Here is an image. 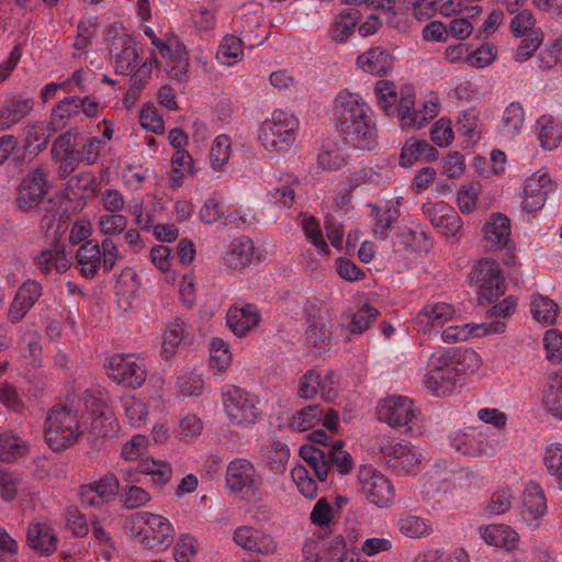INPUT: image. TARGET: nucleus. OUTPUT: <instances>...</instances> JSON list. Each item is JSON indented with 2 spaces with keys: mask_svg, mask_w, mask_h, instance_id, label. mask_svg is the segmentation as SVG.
<instances>
[{
  "mask_svg": "<svg viewBox=\"0 0 562 562\" xmlns=\"http://www.w3.org/2000/svg\"><path fill=\"white\" fill-rule=\"evenodd\" d=\"M335 131L344 143L362 150L378 145V128L370 106L362 98L348 90L338 92L334 100Z\"/></svg>",
  "mask_w": 562,
  "mask_h": 562,
  "instance_id": "f257e3e1",
  "label": "nucleus"
},
{
  "mask_svg": "<svg viewBox=\"0 0 562 562\" xmlns=\"http://www.w3.org/2000/svg\"><path fill=\"white\" fill-rule=\"evenodd\" d=\"M463 371V363L451 349L437 350L428 358L425 385L437 396H443L454 389Z\"/></svg>",
  "mask_w": 562,
  "mask_h": 562,
  "instance_id": "f03ea898",
  "label": "nucleus"
},
{
  "mask_svg": "<svg viewBox=\"0 0 562 562\" xmlns=\"http://www.w3.org/2000/svg\"><path fill=\"white\" fill-rule=\"evenodd\" d=\"M80 423L71 408L55 405L50 408L44 428V437L49 448L55 452L72 447L81 436Z\"/></svg>",
  "mask_w": 562,
  "mask_h": 562,
  "instance_id": "7ed1b4c3",
  "label": "nucleus"
},
{
  "mask_svg": "<svg viewBox=\"0 0 562 562\" xmlns=\"http://www.w3.org/2000/svg\"><path fill=\"white\" fill-rule=\"evenodd\" d=\"M224 412L233 425L249 428L260 415L258 398L236 385H224L221 392Z\"/></svg>",
  "mask_w": 562,
  "mask_h": 562,
  "instance_id": "20e7f679",
  "label": "nucleus"
},
{
  "mask_svg": "<svg viewBox=\"0 0 562 562\" xmlns=\"http://www.w3.org/2000/svg\"><path fill=\"white\" fill-rule=\"evenodd\" d=\"M296 119L283 111H276L272 119L262 123L258 139L268 151L288 150L295 139Z\"/></svg>",
  "mask_w": 562,
  "mask_h": 562,
  "instance_id": "39448f33",
  "label": "nucleus"
},
{
  "mask_svg": "<svg viewBox=\"0 0 562 562\" xmlns=\"http://www.w3.org/2000/svg\"><path fill=\"white\" fill-rule=\"evenodd\" d=\"M470 284L477 290V299L482 304L495 303L506 292V280L496 261L480 260L470 274Z\"/></svg>",
  "mask_w": 562,
  "mask_h": 562,
  "instance_id": "423d86ee",
  "label": "nucleus"
},
{
  "mask_svg": "<svg viewBox=\"0 0 562 562\" xmlns=\"http://www.w3.org/2000/svg\"><path fill=\"white\" fill-rule=\"evenodd\" d=\"M100 111V102L92 95H70L60 100L53 109L50 125L54 131H60L72 123L82 122V115L92 119Z\"/></svg>",
  "mask_w": 562,
  "mask_h": 562,
  "instance_id": "0eeeda50",
  "label": "nucleus"
},
{
  "mask_svg": "<svg viewBox=\"0 0 562 562\" xmlns=\"http://www.w3.org/2000/svg\"><path fill=\"white\" fill-rule=\"evenodd\" d=\"M49 172L45 167H37L30 171L19 186L16 204L23 213H37L45 196L52 189L48 180Z\"/></svg>",
  "mask_w": 562,
  "mask_h": 562,
  "instance_id": "6e6552de",
  "label": "nucleus"
},
{
  "mask_svg": "<svg viewBox=\"0 0 562 562\" xmlns=\"http://www.w3.org/2000/svg\"><path fill=\"white\" fill-rule=\"evenodd\" d=\"M357 487L369 503L378 507L390 506L395 496L391 481L371 465L360 468Z\"/></svg>",
  "mask_w": 562,
  "mask_h": 562,
  "instance_id": "1a4fd4ad",
  "label": "nucleus"
},
{
  "mask_svg": "<svg viewBox=\"0 0 562 562\" xmlns=\"http://www.w3.org/2000/svg\"><path fill=\"white\" fill-rule=\"evenodd\" d=\"M109 378L115 383L136 390L144 385L147 369L135 355H113L109 358Z\"/></svg>",
  "mask_w": 562,
  "mask_h": 562,
  "instance_id": "9d476101",
  "label": "nucleus"
},
{
  "mask_svg": "<svg viewBox=\"0 0 562 562\" xmlns=\"http://www.w3.org/2000/svg\"><path fill=\"white\" fill-rule=\"evenodd\" d=\"M378 418L393 428H404V432L412 431L416 419L414 403L404 396H391L378 407Z\"/></svg>",
  "mask_w": 562,
  "mask_h": 562,
  "instance_id": "9b49d317",
  "label": "nucleus"
},
{
  "mask_svg": "<svg viewBox=\"0 0 562 562\" xmlns=\"http://www.w3.org/2000/svg\"><path fill=\"white\" fill-rule=\"evenodd\" d=\"M491 435L493 434L488 427L469 428L456 435L453 447L469 457L493 456L496 451V440L491 438Z\"/></svg>",
  "mask_w": 562,
  "mask_h": 562,
  "instance_id": "f8f14e48",
  "label": "nucleus"
},
{
  "mask_svg": "<svg viewBox=\"0 0 562 562\" xmlns=\"http://www.w3.org/2000/svg\"><path fill=\"white\" fill-rule=\"evenodd\" d=\"M555 188L547 172H537L527 178L522 189L521 209L532 213L543 207L548 194Z\"/></svg>",
  "mask_w": 562,
  "mask_h": 562,
  "instance_id": "ddd939ff",
  "label": "nucleus"
},
{
  "mask_svg": "<svg viewBox=\"0 0 562 562\" xmlns=\"http://www.w3.org/2000/svg\"><path fill=\"white\" fill-rule=\"evenodd\" d=\"M139 517L145 520L147 526V529H142L135 536L140 543L148 548L170 544L173 537V528L167 518L150 513H142Z\"/></svg>",
  "mask_w": 562,
  "mask_h": 562,
  "instance_id": "4468645a",
  "label": "nucleus"
},
{
  "mask_svg": "<svg viewBox=\"0 0 562 562\" xmlns=\"http://www.w3.org/2000/svg\"><path fill=\"white\" fill-rule=\"evenodd\" d=\"M43 295V286L40 282L27 279L16 290L8 311V319L11 324L20 323L35 303Z\"/></svg>",
  "mask_w": 562,
  "mask_h": 562,
  "instance_id": "2eb2a0df",
  "label": "nucleus"
},
{
  "mask_svg": "<svg viewBox=\"0 0 562 562\" xmlns=\"http://www.w3.org/2000/svg\"><path fill=\"white\" fill-rule=\"evenodd\" d=\"M226 482L232 491L244 492L258 490L262 479L248 460L235 459L227 467Z\"/></svg>",
  "mask_w": 562,
  "mask_h": 562,
  "instance_id": "dca6fc26",
  "label": "nucleus"
},
{
  "mask_svg": "<svg viewBox=\"0 0 562 562\" xmlns=\"http://www.w3.org/2000/svg\"><path fill=\"white\" fill-rule=\"evenodd\" d=\"M233 539L240 548L260 554H272L277 550V542L269 533L250 526L238 527Z\"/></svg>",
  "mask_w": 562,
  "mask_h": 562,
  "instance_id": "f3484780",
  "label": "nucleus"
},
{
  "mask_svg": "<svg viewBox=\"0 0 562 562\" xmlns=\"http://www.w3.org/2000/svg\"><path fill=\"white\" fill-rule=\"evenodd\" d=\"M484 239L493 248L505 249L507 254L514 252V243L510 239V221L502 213H493L483 226Z\"/></svg>",
  "mask_w": 562,
  "mask_h": 562,
  "instance_id": "a211bd4d",
  "label": "nucleus"
},
{
  "mask_svg": "<svg viewBox=\"0 0 562 562\" xmlns=\"http://www.w3.org/2000/svg\"><path fill=\"white\" fill-rule=\"evenodd\" d=\"M115 55V72L128 75L136 68L139 61V52L134 38L127 33H122L111 43V53L119 50Z\"/></svg>",
  "mask_w": 562,
  "mask_h": 562,
  "instance_id": "6ab92c4d",
  "label": "nucleus"
},
{
  "mask_svg": "<svg viewBox=\"0 0 562 562\" xmlns=\"http://www.w3.org/2000/svg\"><path fill=\"white\" fill-rule=\"evenodd\" d=\"M261 316L255 304H235L229 307L226 322L228 328L237 336H245L250 329L258 325Z\"/></svg>",
  "mask_w": 562,
  "mask_h": 562,
  "instance_id": "aec40b11",
  "label": "nucleus"
},
{
  "mask_svg": "<svg viewBox=\"0 0 562 562\" xmlns=\"http://www.w3.org/2000/svg\"><path fill=\"white\" fill-rule=\"evenodd\" d=\"M456 313L454 307L445 302L427 304L416 316L418 330L430 333L431 329L441 328Z\"/></svg>",
  "mask_w": 562,
  "mask_h": 562,
  "instance_id": "412c9836",
  "label": "nucleus"
},
{
  "mask_svg": "<svg viewBox=\"0 0 562 562\" xmlns=\"http://www.w3.org/2000/svg\"><path fill=\"white\" fill-rule=\"evenodd\" d=\"M26 540L33 550L44 555H49L57 549V535L47 522H31L27 527Z\"/></svg>",
  "mask_w": 562,
  "mask_h": 562,
  "instance_id": "4be33fe9",
  "label": "nucleus"
},
{
  "mask_svg": "<svg viewBox=\"0 0 562 562\" xmlns=\"http://www.w3.org/2000/svg\"><path fill=\"white\" fill-rule=\"evenodd\" d=\"M505 324L503 322H493L488 325L477 324L463 326H449L442 334L441 338L447 344H456L459 341H465L470 336L482 337L490 333H503L505 330Z\"/></svg>",
  "mask_w": 562,
  "mask_h": 562,
  "instance_id": "5701e85b",
  "label": "nucleus"
},
{
  "mask_svg": "<svg viewBox=\"0 0 562 562\" xmlns=\"http://www.w3.org/2000/svg\"><path fill=\"white\" fill-rule=\"evenodd\" d=\"M76 260L81 276L89 280L94 279L100 268L103 269V257L99 243L95 239H90L80 245Z\"/></svg>",
  "mask_w": 562,
  "mask_h": 562,
  "instance_id": "b1692460",
  "label": "nucleus"
},
{
  "mask_svg": "<svg viewBox=\"0 0 562 562\" xmlns=\"http://www.w3.org/2000/svg\"><path fill=\"white\" fill-rule=\"evenodd\" d=\"M33 106V98L13 95L4 100L0 109V128L7 130L19 123L32 111Z\"/></svg>",
  "mask_w": 562,
  "mask_h": 562,
  "instance_id": "393cba45",
  "label": "nucleus"
},
{
  "mask_svg": "<svg viewBox=\"0 0 562 562\" xmlns=\"http://www.w3.org/2000/svg\"><path fill=\"white\" fill-rule=\"evenodd\" d=\"M357 65L374 76H385L393 68V57L387 49L375 46L357 58Z\"/></svg>",
  "mask_w": 562,
  "mask_h": 562,
  "instance_id": "a878e982",
  "label": "nucleus"
},
{
  "mask_svg": "<svg viewBox=\"0 0 562 562\" xmlns=\"http://www.w3.org/2000/svg\"><path fill=\"white\" fill-rule=\"evenodd\" d=\"M547 512V498L542 487L536 482H529L522 494L521 516L525 520H536Z\"/></svg>",
  "mask_w": 562,
  "mask_h": 562,
  "instance_id": "bb28decb",
  "label": "nucleus"
},
{
  "mask_svg": "<svg viewBox=\"0 0 562 562\" xmlns=\"http://www.w3.org/2000/svg\"><path fill=\"white\" fill-rule=\"evenodd\" d=\"M255 256L254 241L245 236L235 238L228 246L224 257L225 263L233 270H239L250 265Z\"/></svg>",
  "mask_w": 562,
  "mask_h": 562,
  "instance_id": "cd10ccee",
  "label": "nucleus"
},
{
  "mask_svg": "<svg viewBox=\"0 0 562 562\" xmlns=\"http://www.w3.org/2000/svg\"><path fill=\"white\" fill-rule=\"evenodd\" d=\"M415 94L411 86H405L401 89L400 103L395 108L394 113H397V117L402 122V126L420 127L423 126L426 117L419 115L415 109Z\"/></svg>",
  "mask_w": 562,
  "mask_h": 562,
  "instance_id": "c85d7f7f",
  "label": "nucleus"
},
{
  "mask_svg": "<svg viewBox=\"0 0 562 562\" xmlns=\"http://www.w3.org/2000/svg\"><path fill=\"white\" fill-rule=\"evenodd\" d=\"M481 537L487 544L507 550L514 549L519 540L518 533L503 524H493L481 528Z\"/></svg>",
  "mask_w": 562,
  "mask_h": 562,
  "instance_id": "c756f323",
  "label": "nucleus"
},
{
  "mask_svg": "<svg viewBox=\"0 0 562 562\" xmlns=\"http://www.w3.org/2000/svg\"><path fill=\"white\" fill-rule=\"evenodd\" d=\"M361 19V12L356 8L342 10L334 20L330 30V37L337 43H344L353 33L358 22Z\"/></svg>",
  "mask_w": 562,
  "mask_h": 562,
  "instance_id": "7c9ffc66",
  "label": "nucleus"
},
{
  "mask_svg": "<svg viewBox=\"0 0 562 562\" xmlns=\"http://www.w3.org/2000/svg\"><path fill=\"white\" fill-rule=\"evenodd\" d=\"M538 139L547 150L555 149L562 140V124L551 115H542L537 121Z\"/></svg>",
  "mask_w": 562,
  "mask_h": 562,
  "instance_id": "2f4dec72",
  "label": "nucleus"
},
{
  "mask_svg": "<svg viewBox=\"0 0 562 562\" xmlns=\"http://www.w3.org/2000/svg\"><path fill=\"white\" fill-rule=\"evenodd\" d=\"M543 405L554 417L562 420V375L550 374L543 391Z\"/></svg>",
  "mask_w": 562,
  "mask_h": 562,
  "instance_id": "473e14b6",
  "label": "nucleus"
},
{
  "mask_svg": "<svg viewBox=\"0 0 562 562\" xmlns=\"http://www.w3.org/2000/svg\"><path fill=\"white\" fill-rule=\"evenodd\" d=\"M29 452L26 441L10 431L0 435V460L5 463H13Z\"/></svg>",
  "mask_w": 562,
  "mask_h": 562,
  "instance_id": "72a5a7b5",
  "label": "nucleus"
},
{
  "mask_svg": "<svg viewBox=\"0 0 562 562\" xmlns=\"http://www.w3.org/2000/svg\"><path fill=\"white\" fill-rule=\"evenodd\" d=\"M371 217L375 222L373 226V235L385 241L390 237L393 225L400 217V211L396 207L380 209L372 206Z\"/></svg>",
  "mask_w": 562,
  "mask_h": 562,
  "instance_id": "f704fd0d",
  "label": "nucleus"
},
{
  "mask_svg": "<svg viewBox=\"0 0 562 562\" xmlns=\"http://www.w3.org/2000/svg\"><path fill=\"white\" fill-rule=\"evenodd\" d=\"M66 190L72 195L89 198L99 193L100 182L91 171H82L68 180Z\"/></svg>",
  "mask_w": 562,
  "mask_h": 562,
  "instance_id": "c9c22d12",
  "label": "nucleus"
},
{
  "mask_svg": "<svg viewBox=\"0 0 562 562\" xmlns=\"http://www.w3.org/2000/svg\"><path fill=\"white\" fill-rule=\"evenodd\" d=\"M260 458L271 470L280 471L290 458V449L282 441L271 440L261 448Z\"/></svg>",
  "mask_w": 562,
  "mask_h": 562,
  "instance_id": "e433bc0d",
  "label": "nucleus"
},
{
  "mask_svg": "<svg viewBox=\"0 0 562 562\" xmlns=\"http://www.w3.org/2000/svg\"><path fill=\"white\" fill-rule=\"evenodd\" d=\"M299 456L307 463L313 470L319 482H325L328 476V465L326 453L324 449L313 445H303L300 448Z\"/></svg>",
  "mask_w": 562,
  "mask_h": 562,
  "instance_id": "4c0bfd02",
  "label": "nucleus"
},
{
  "mask_svg": "<svg viewBox=\"0 0 562 562\" xmlns=\"http://www.w3.org/2000/svg\"><path fill=\"white\" fill-rule=\"evenodd\" d=\"M346 546L345 539L338 537L335 540L334 550L321 552L319 543L316 540H305L302 553L303 562H335V555H337Z\"/></svg>",
  "mask_w": 562,
  "mask_h": 562,
  "instance_id": "58836bf2",
  "label": "nucleus"
},
{
  "mask_svg": "<svg viewBox=\"0 0 562 562\" xmlns=\"http://www.w3.org/2000/svg\"><path fill=\"white\" fill-rule=\"evenodd\" d=\"M328 470L336 469L340 474L346 475L351 472L353 461L350 453L344 450V442L335 440L330 447L325 450Z\"/></svg>",
  "mask_w": 562,
  "mask_h": 562,
  "instance_id": "ea45409f",
  "label": "nucleus"
},
{
  "mask_svg": "<svg viewBox=\"0 0 562 562\" xmlns=\"http://www.w3.org/2000/svg\"><path fill=\"white\" fill-rule=\"evenodd\" d=\"M186 327L187 322L181 317H177L175 322L166 328L161 346V355L166 360L176 353Z\"/></svg>",
  "mask_w": 562,
  "mask_h": 562,
  "instance_id": "a19ab883",
  "label": "nucleus"
},
{
  "mask_svg": "<svg viewBox=\"0 0 562 562\" xmlns=\"http://www.w3.org/2000/svg\"><path fill=\"white\" fill-rule=\"evenodd\" d=\"M138 473L150 475L158 486L167 484L172 476L171 465L162 460L146 459L138 463Z\"/></svg>",
  "mask_w": 562,
  "mask_h": 562,
  "instance_id": "79ce46f5",
  "label": "nucleus"
},
{
  "mask_svg": "<svg viewBox=\"0 0 562 562\" xmlns=\"http://www.w3.org/2000/svg\"><path fill=\"white\" fill-rule=\"evenodd\" d=\"M324 409L318 404L308 405L299 411L291 418V427L297 431H305L322 422Z\"/></svg>",
  "mask_w": 562,
  "mask_h": 562,
  "instance_id": "37998d69",
  "label": "nucleus"
},
{
  "mask_svg": "<svg viewBox=\"0 0 562 562\" xmlns=\"http://www.w3.org/2000/svg\"><path fill=\"white\" fill-rule=\"evenodd\" d=\"M121 404L125 416L132 426L139 427L146 422L148 408L140 398L135 395H124L121 398Z\"/></svg>",
  "mask_w": 562,
  "mask_h": 562,
  "instance_id": "c03bdc74",
  "label": "nucleus"
},
{
  "mask_svg": "<svg viewBox=\"0 0 562 562\" xmlns=\"http://www.w3.org/2000/svg\"><path fill=\"white\" fill-rule=\"evenodd\" d=\"M525 121V111L519 102H512L503 112L502 123L503 132L506 135L515 136L519 134Z\"/></svg>",
  "mask_w": 562,
  "mask_h": 562,
  "instance_id": "a18cd8bd",
  "label": "nucleus"
},
{
  "mask_svg": "<svg viewBox=\"0 0 562 562\" xmlns=\"http://www.w3.org/2000/svg\"><path fill=\"white\" fill-rule=\"evenodd\" d=\"M211 167L214 171H222L231 157V138L226 134L216 136L212 144Z\"/></svg>",
  "mask_w": 562,
  "mask_h": 562,
  "instance_id": "49530a36",
  "label": "nucleus"
},
{
  "mask_svg": "<svg viewBox=\"0 0 562 562\" xmlns=\"http://www.w3.org/2000/svg\"><path fill=\"white\" fill-rule=\"evenodd\" d=\"M378 104L386 115L394 114V105L397 101L396 87L393 81L378 80L374 87Z\"/></svg>",
  "mask_w": 562,
  "mask_h": 562,
  "instance_id": "de8ad7c7",
  "label": "nucleus"
},
{
  "mask_svg": "<svg viewBox=\"0 0 562 562\" xmlns=\"http://www.w3.org/2000/svg\"><path fill=\"white\" fill-rule=\"evenodd\" d=\"M531 313L537 322L551 325L555 321L558 305L552 300L539 295L531 302Z\"/></svg>",
  "mask_w": 562,
  "mask_h": 562,
  "instance_id": "09e8293b",
  "label": "nucleus"
},
{
  "mask_svg": "<svg viewBox=\"0 0 562 562\" xmlns=\"http://www.w3.org/2000/svg\"><path fill=\"white\" fill-rule=\"evenodd\" d=\"M232 360L228 345L221 338H213L210 345V366L218 372L225 371Z\"/></svg>",
  "mask_w": 562,
  "mask_h": 562,
  "instance_id": "8fccbe9b",
  "label": "nucleus"
},
{
  "mask_svg": "<svg viewBox=\"0 0 562 562\" xmlns=\"http://www.w3.org/2000/svg\"><path fill=\"white\" fill-rule=\"evenodd\" d=\"M49 140V135L46 130L38 125H33L25 132L24 150L33 156L42 153Z\"/></svg>",
  "mask_w": 562,
  "mask_h": 562,
  "instance_id": "3c124183",
  "label": "nucleus"
},
{
  "mask_svg": "<svg viewBox=\"0 0 562 562\" xmlns=\"http://www.w3.org/2000/svg\"><path fill=\"white\" fill-rule=\"evenodd\" d=\"M95 491L97 495L100 496L104 504H109L120 492V482L115 474L106 473L99 481L89 483Z\"/></svg>",
  "mask_w": 562,
  "mask_h": 562,
  "instance_id": "603ef678",
  "label": "nucleus"
},
{
  "mask_svg": "<svg viewBox=\"0 0 562 562\" xmlns=\"http://www.w3.org/2000/svg\"><path fill=\"white\" fill-rule=\"evenodd\" d=\"M243 55L241 40L235 35H226L217 50V59L227 65L234 64Z\"/></svg>",
  "mask_w": 562,
  "mask_h": 562,
  "instance_id": "864d4df0",
  "label": "nucleus"
},
{
  "mask_svg": "<svg viewBox=\"0 0 562 562\" xmlns=\"http://www.w3.org/2000/svg\"><path fill=\"white\" fill-rule=\"evenodd\" d=\"M379 311L372 306L364 305L351 315L348 329L350 334H362L379 316Z\"/></svg>",
  "mask_w": 562,
  "mask_h": 562,
  "instance_id": "5fc2aeb1",
  "label": "nucleus"
},
{
  "mask_svg": "<svg viewBox=\"0 0 562 562\" xmlns=\"http://www.w3.org/2000/svg\"><path fill=\"white\" fill-rule=\"evenodd\" d=\"M151 499L150 494L143 487L127 484L121 492V501L126 509H136Z\"/></svg>",
  "mask_w": 562,
  "mask_h": 562,
  "instance_id": "6e6d98bb",
  "label": "nucleus"
},
{
  "mask_svg": "<svg viewBox=\"0 0 562 562\" xmlns=\"http://www.w3.org/2000/svg\"><path fill=\"white\" fill-rule=\"evenodd\" d=\"M477 121L479 117L474 110L465 111L458 117L457 130L469 140L475 142L481 136Z\"/></svg>",
  "mask_w": 562,
  "mask_h": 562,
  "instance_id": "4d7b16f0",
  "label": "nucleus"
},
{
  "mask_svg": "<svg viewBox=\"0 0 562 562\" xmlns=\"http://www.w3.org/2000/svg\"><path fill=\"white\" fill-rule=\"evenodd\" d=\"M398 529L400 531L409 538H419L425 535H428L430 526L425 519H422L417 516H406L398 520Z\"/></svg>",
  "mask_w": 562,
  "mask_h": 562,
  "instance_id": "13d9d810",
  "label": "nucleus"
},
{
  "mask_svg": "<svg viewBox=\"0 0 562 562\" xmlns=\"http://www.w3.org/2000/svg\"><path fill=\"white\" fill-rule=\"evenodd\" d=\"M306 341L315 347L318 351L324 350L330 339V331L325 324L312 322L305 331Z\"/></svg>",
  "mask_w": 562,
  "mask_h": 562,
  "instance_id": "bf43d9fd",
  "label": "nucleus"
},
{
  "mask_svg": "<svg viewBox=\"0 0 562 562\" xmlns=\"http://www.w3.org/2000/svg\"><path fill=\"white\" fill-rule=\"evenodd\" d=\"M525 36L526 37L521 41L516 50L515 56L518 61H525L529 59L543 41V33L540 29H536Z\"/></svg>",
  "mask_w": 562,
  "mask_h": 562,
  "instance_id": "052dcab7",
  "label": "nucleus"
},
{
  "mask_svg": "<svg viewBox=\"0 0 562 562\" xmlns=\"http://www.w3.org/2000/svg\"><path fill=\"white\" fill-rule=\"evenodd\" d=\"M291 475L295 482L300 493L306 498H314L317 494V484L313 477L308 475L306 468L296 467L292 470Z\"/></svg>",
  "mask_w": 562,
  "mask_h": 562,
  "instance_id": "680f3d73",
  "label": "nucleus"
},
{
  "mask_svg": "<svg viewBox=\"0 0 562 562\" xmlns=\"http://www.w3.org/2000/svg\"><path fill=\"white\" fill-rule=\"evenodd\" d=\"M497 55L496 47L491 43H483L476 50L467 57L470 66L475 68H484L490 66Z\"/></svg>",
  "mask_w": 562,
  "mask_h": 562,
  "instance_id": "e2e57ef3",
  "label": "nucleus"
},
{
  "mask_svg": "<svg viewBox=\"0 0 562 562\" xmlns=\"http://www.w3.org/2000/svg\"><path fill=\"white\" fill-rule=\"evenodd\" d=\"M547 359L553 363L562 361V335L555 329H549L543 338Z\"/></svg>",
  "mask_w": 562,
  "mask_h": 562,
  "instance_id": "0e129e2a",
  "label": "nucleus"
},
{
  "mask_svg": "<svg viewBox=\"0 0 562 562\" xmlns=\"http://www.w3.org/2000/svg\"><path fill=\"white\" fill-rule=\"evenodd\" d=\"M177 385L182 395L198 396L201 394L204 381L200 374L186 372L178 378Z\"/></svg>",
  "mask_w": 562,
  "mask_h": 562,
  "instance_id": "69168bd1",
  "label": "nucleus"
},
{
  "mask_svg": "<svg viewBox=\"0 0 562 562\" xmlns=\"http://www.w3.org/2000/svg\"><path fill=\"white\" fill-rule=\"evenodd\" d=\"M147 447L148 438L145 435L137 434L124 443L121 456L127 461H135L146 451Z\"/></svg>",
  "mask_w": 562,
  "mask_h": 562,
  "instance_id": "338daca9",
  "label": "nucleus"
},
{
  "mask_svg": "<svg viewBox=\"0 0 562 562\" xmlns=\"http://www.w3.org/2000/svg\"><path fill=\"white\" fill-rule=\"evenodd\" d=\"M544 464L551 475H554L562 486V447L551 446L547 448Z\"/></svg>",
  "mask_w": 562,
  "mask_h": 562,
  "instance_id": "774afa93",
  "label": "nucleus"
}]
</instances>
